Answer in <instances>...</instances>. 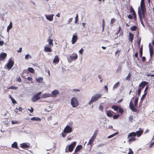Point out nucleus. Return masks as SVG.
Returning a JSON list of instances; mask_svg holds the SVG:
<instances>
[{
    "mask_svg": "<svg viewBox=\"0 0 154 154\" xmlns=\"http://www.w3.org/2000/svg\"><path fill=\"white\" fill-rule=\"evenodd\" d=\"M140 23H141V24L142 25V26L144 28L145 27V26L143 23V19H141V17H140Z\"/></svg>",
    "mask_w": 154,
    "mask_h": 154,
    "instance_id": "79ce46f5",
    "label": "nucleus"
},
{
    "mask_svg": "<svg viewBox=\"0 0 154 154\" xmlns=\"http://www.w3.org/2000/svg\"><path fill=\"white\" fill-rule=\"evenodd\" d=\"M7 56V54L5 53H2L0 54V60H3Z\"/></svg>",
    "mask_w": 154,
    "mask_h": 154,
    "instance_id": "2eb2a0df",
    "label": "nucleus"
},
{
    "mask_svg": "<svg viewBox=\"0 0 154 154\" xmlns=\"http://www.w3.org/2000/svg\"><path fill=\"white\" fill-rule=\"evenodd\" d=\"M132 15H133V18L134 20L136 21L137 20V16L136 14H132Z\"/></svg>",
    "mask_w": 154,
    "mask_h": 154,
    "instance_id": "de8ad7c7",
    "label": "nucleus"
},
{
    "mask_svg": "<svg viewBox=\"0 0 154 154\" xmlns=\"http://www.w3.org/2000/svg\"><path fill=\"white\" fill-rule=\"evenodd\" d=\"M28 109V110H29L30 112L31 113L32 112H33V111H34V109L32 107H31V109Z\"/></svg>",
    "mask_w": 154,
    "mask_h": 154,
    "instance_id": "6e6d98bb",
    "label": "nucleus"
},
{
    "mask_svg": "<svg viewBox=\"0 0 154 154\" xmlns=\"http://www.w3.org/2000/svg\"><path fill=\"white\" fill-rule=\"evenodd\" d=\"M76 144V142L74 141L69 145H67L66 149V152H72Z\"/></svg>",
    "mask_w": 154,
    "mask_h": 154,
    "instance_id": "20e7f679",
    "label": "nucleus"
},
{
    "mask_svg": "<svg viewBox=\"0 0 154 154\" xmlns=\"http://www.w3.org/2000/svg\"><path fill=\"white\" fill-rule=\"evenodd\" d=\"M43 79L42 77H38L36 79V81L39 83H42Z\"/></svg>",
    "mask_w": 154,
    "mask_h": 154,
    "instance_id": "5701e85b",
    "label": "nucleus"
},
{
    "mask_svg": "<svg viewBox=\"0 0 154 154\" xmlns=\"http://www.w3.org/2000/svg\"><path fill=\"white\" fill-rule=\"evenodd\" d=\"M11 101L12 103L14 104L17 103V101L14 98L13 99H12V100H11Z\"/></svg>",
    "mask_w": 154,
    "mask_h": 154,
    "instance_id": "680f3d73",
    "label": "nucleus"
},
{
    "mask_svg": "<svg viewBox=\"0 0 154 154\" xmlns=\"http://www.w3.org/2000/svg\"><path fill=\"white\" fill-rule=\"evenodd\" d=\"M104 90L107 93L108 92V88L107 86L106 85H105L104 86Z\"/></svg>",
    "mask_w": 154,
    "mask_h": 154,
    "instance_id": "5fc2aeb1",
    "label": "nucleus"
},
{
    "mask_svg": "<svg viewBox=\"0 0 154 154\" xmlns=\"http://www.w3.org/2000/svg\"><path fill=\"white\" fill-rule=\"evenodd\" d=\"M138 100V97L136 98L135 99L134 106L135 107H137Z\"/></svg>",
    "mask_w": 154,
    "mask_h": 154,
    "instance_id": "a878e982",
    "label": "nucleus"
},
{
    "mask_svg": "<svg viewBox=\"0 0 154 154\" xmlns=\"http://www.w3.org/2000/svg\"><path fill=\"white\" fill-rule=\"evenodd\" d=\"M128 18L131 19L133 18V17L131 15H129L128 16Z\"/></svg>",
    "mask_w": 154,
    "mask_h": 154,
    "instance_id": "0e129e2a",
    "label": "nucleus"
},
{
    "mask_svg": "<svg viewBox=\"0 0 154 154\" xmlns=\"http://www.w3.org/2000/svg\"><path fill=\"white\" fill-rule=\"evenodd\" d=\"M98 77L99 79H100V82H102L103 79L102 78V76L101 75H99L98 76Z\"/></svg>",
    "mask_w": 154,
    "mask_h": 154,
    "instance_id": "bf43d9fd",
    "label": "nucleus"
},
{
    "mask_svg": "<svg viewBox=\"0 0 154 154\" xmlns=\"http://www.w3.org/2000/svg\"><path fill=\"white\" fill-rule=\"evenodd\" d=\"M82 148V146L81 145H78L76 147V149L77 151L79 152Z\"/></svg>",
    "mask_w": 154,
    "mask_h": 154,
    "instance_id": "7c9ffc66",
    "label": "nucleus"
},
{
    "mask_svg": "<svg viewBox=\"0 0 154 154\" xmlns=\"http://www.w3.org/2000/svg\"><path fill=\"white\" fill-rule=\"evenodd\" d=\"M31 58V56L29 54H27L25 56V58L26 60L28 59L29 58Z\"/></svg>",
    "mask_w": 154,
    "mask_h": 154,
    "instance_id": "49530a36",
    "label": "nucleus"
},
{
    "mask_svg": "<svg viewBox=\"0 0 154 154\" xmlns=\"http://www.w3.org/2000/svg\"><path fill=\"white\" fill-rule=\"evenodd\" d=\"M98 133V130H96L94 132V134L92 137L89 140V142L88 143L87 145H91L93 142L94 139L96 137V136Z\"/></svg>",
    "mask_w": 154,
    "mask_h": 154,
    "instance_id": "423d86ee",
    "label": "nucleus"
},
{
    "mask_svg": "<svg viewBox=\"0 0 154 154\" xmlns=\"http://www.w3.org/2000/svg\"><path fill=\"white\" fill-rule=\"evenodd\" d=\"M44 51L45 52H51L52 51V50L50 48L45 46L44 47Z\"/></svg>",
    "mask_w": 154,
    "mask_h": 154,
    "instance_id": "f3484780",
    "label": "nucleus"
},
{
    "mask_svg": "<svg viewBox=\"0 0 154 154\" xmlns=\"http://www.w3.org/2000/svg\"><path fill=\"white\" fill-rule=\"evenodd\" d=\"M14 63V61L10 59L8 60V62L5 65V66H6L7 68L9 70L13 67Z\"/></svg>",
    "mask_w": 154,
    "mask_h": 154,
    "instance_id": "0eeeda50",
    "label": "nucleus"
},
{
    "mask_svg": "<svg viewBox=\"0 0 154 154\" xmlns=\"http://www.w3.org/2000/svg\"><path fill=\"white\" fill-rule=\"evenodd\" d=\"M105 26V22L104 19L102 20V27H103V31L104 30V27Z\"/></svg>",
    "mask_w": 154,
    "mask_h": 154,
    "instance_id": "8fccbe9b",
    "label": "nucleus"
},
{
    "mask_svg": "<svg viewBox=\"0 0 154 154\" xmlns=\"http://www.w3.org/2000/svg\"><path fill=\"white\" fill-rule=\"evenodd\" d=\"M102 95L101 94H96L92 96L91 97V99L93 100L94 102L98 100L99 98H100Z\"/></svg>",
    "mask_w": 154,
    "mask_h": 154,
    "instance_id": "6e6552de",
    "label": "nucleus"
},
{
    "mask_svg": "<svg viewBox=\"0 0 154 154\" xmlns=\"http://www.w3.org/2000/svg\"><path fill=\"white\" fill-rule=\"evenodd\" d=\"M28 71L32 73H33L35 72L34 69L32 67H29L27 69Z\"/></svg>",
    "mask_w": 154,
    "mask_h": 154,
    "instance_id": "c85d7f7f",
    "label": "nucleus"
},
{
    "mask_svg": "<svg viewBox=\"0 0 154 154\" xmlns=\"http://www.w3.org/2000/svg\"><path fill=\"white\" fill-rule=\"evenodd\" d=\"M122 66L120 65L119 66L117 70V71H120L122 69Z\"/></svg>",
    "mask_w": 154,
    "mask_h": 154,
    "instance_id": "13d9d810",
    "label": "nucleus"
},
{
    "mask_svg": "<svg viewBox=\"0 0 154 154\" xmlns=\"http://www.w3.org/2000/svg\"><path fill=\"white\" fill-rule=\"evenodd\" d=\"M139 129L138 131H137L136 132H132L130 133L129 134V137L131 136H134L136 137L137 136L138 137H140L141 135L142 134L143 130H142L140 128H139Z\"/></svg>",
    "mask_w": 154,
    "mask_h": 154,
    "instance_id": "7ed1b4c3",
    "label": "nucleus"
},
{
    "mask_svg": "<svg viewBox=\"0 0 154 154\" xmlns=\"http://www.w3.org/2000/svg\"><path fill=\"white\" fill-rule=\"evenodd\" d=\"M59 62V59L58 57V56L57 55H56L55 56V58H54L53 60V62L54 63H57Z\"/></svg>",
    "mask_w": 154,
    "mask_h": 154,
    "instance_id": "412c9836",
    "label": "nucleus"
},
{
    "mask_svg": "<svg viewBox=\"0 0 154 154\" xmlns=\"http://www.w3.org/2000/svg\"><path fill=\"white\" fill-rule=\"evenodd\" d=\"M117 112L120 113L121 115H122L123 113L124 110L119 106L118 109V111Z\"/></svg>",
    "mask_w": 154,
    "mask_h": 154,
    "instance_id": "bb28decb",
    "label": "nucleus"
},
{
    "mask_svg": "<svg viewBox=\"0 0 154 154\" xmlns=\"http://www.w3.org/2000/svg\"><path fill=\"white\" fill-rule=\"evenodd\" d=\"M69 57L71 60H75L77 58L78 56L77 54H76L74 56L70 55V56Z\"/></svg>",
    "mask_w": 154,
    "mask_h": 154,
    "instance_id": "c756f323",
    "label": "nucleus"
},
{
    "mask_svg": "<svg viewBox=\"0 0 154 154\" xmlns=\"http://www.w3.org/2000/svg\"><path fill=\"white\" fill-rule=\"evenodd\" d=\"M119 82H118L117 83H116L113 86V89H114L115 88H116L119 86Z\"/></svg>",
    "mask_w": 154,
    "mask_h": 154,
    "instance_id": "f704fd0d",
    "label": "nucleus"
},
{
    "mask_svg": "<svg viewBox=\"0 0 154 154\" xmlns=\"http://www.w3.org/2000/svg\"><path fill=\"white\" fill-rule=\"evenodd\" d=\"M8 88L9 89H12L16 90L18 88L14 86H11V87H9Z\"/></svg>",
    "mask_w": 154,
    "mask_h": 154,
    "instance_id": "4c0bfd02",
    "label": "nucleus"
},
{
    "mask_svg": "<svg viewBox=\"0 0 154 154\" xmlns=\"http://www.w3.org/2000/svg\"><path fill=\"white\" fill-rule=\"evenodd\" d=\"M99 108V109L101 111H102L103 110V106L102 105H100Z\"/></svg>",
    "mask_w": 154,
    "mask_h": 154,
    "instance_id": "864d4df0",
    "label": "nucleus"
},
{
    "mask_svg": "<svg viewBox=\"0 0 154 154\" xmlns=\"http://www.w3.org/2000/svg\"><path fill=\"white\" fill-rule=\"evenodd\" d=\"M148 85V82L146 81H143L141 82L139 85V86L140 88L143 89L145 86Z\"/></svg>",
    "mask_w": 154,
    "mask_h": 154,
    "instance_id": "f8f14e48",
    "label": "nucleus"
},
{
    "mask_svg": "<svg viewBox=\"0 0 154 154\" xmlns=\"http://www.w3.org/2000/svg\"><path fill=\"white\" fill-rule=\"evenodd\" d=\"M12 27V25L11 22L10 23L9 25L8 26L7 28L8 29H11Z\"/></svg>",
    "mask_w": 154,
    "mask_h": 154,
    "instance_id": "a18cd8bd",
    "label": "nucleus"
},
{
    "mask_svg": "<svg viewBox=\"0 0 154 154\" xmlns=\"http://www.w3.org/2000/svg\"><path fill=\"white\" fill-rule=\"evenodd\" d=\"M142 2L140 4V7H139L138 10V13L139 17L140 19V17H141V19H145V15L146 13V9L144 2L143 5L141 4Z\"/></svg>",
    "mask_w": 154,
    "mask_h": 154,
    "instance_id": "f257e3e1",
    "label": "nucleus"
},
{
    "mask_svg": "<svg viewBox=\"0 0 154 154\" xmlns=\"http://www.w3.org/2000/svg\"><path fill=\"white\" fill-rule=\"evenodd\" d=\"M72 131L71 127L69 125H66L62 133V135L63 137H65L68 133H69Z\"/></svg>",
    "mask_w": 154,
    "mask_h": 154,
    "instance_id": "f03ea898",
    "label": "nucleus"
},
{
    "mask_svg": "<svg viewBox=\"0 0 154 154\" xmlns=\"http://www.w3.org/2000/svg\"><path fill=\"white\" fill-rule=\"evenodd\" d=\"M45 16L47 20L50 21H51L53 20V17L54 15L53 14H51L49 15L45 14Z\"/></svg>",
    "mask_w": 154,
    "mask_h": 154,
    "instance_id": "9b49d317",
    "label": "nucleus"
},
{
    "mask_svg": "<svg viewBox=\"0 0 154 154\" xmlns=\"http://www.w3.org/2000/svg\"><path fill=\"white\" fill-rule=\"evenodd\" d=\"M135 136H130L129 137L128 135V142L130 144L132 141H134L136 140V138L135 137Z\"/></svg>",
    "mask_w": 154,
    "mask_h": 154,
    "instance_id": "9d476101",
    "label": "nucleus"
},
{
    "mask_svg": "<svg viewBox=\"0 0 154 154\" xmlns=\"http://www.w3.org/2000/svg\"><path fill=\"white\" fill-rule=\"evenodd\" d=\"M20 146L22 148H28L29 145L26 144V143H23L20 144Z\"/></svg>",
    "mask_w": 154,
    "mask_h": 154,
    "instance_id": "6ab92c4d",
    "label": "nucleus"
},
{
    "mask_svg": "<svg viewBox=\"0 0 154 154\" xmlns=\"http://www.w3.org/2000/svg\"><path fill=\"white\" fill-rule=\"evenodd\" d=\"M131 30L132 31H135L137 29V27L136 26H131L130 28Z\"/></svg>",
    "mask_w": 154,
    "mask_h": 154,
    "instance_id": "c9c22d12",
    "label": "nucleus"
},
{
    "mask_svg": "<svg viewBox=\"0 0 154 154\" xmlns=\"http://www.w3.org/2000/svg\"><path fill=\"white\" fill-rule=\"evenodd\" d=\"M149 49V52H154L153 49L152 47L150 48Z\"/></svg>",
    "mask_w": 154,
    "mask_h": 154,
    "instance_id": "e2e57ef3",
    "label": "nucleus"
},
{
    "mask_svg": "<svg viewBox=\"0 0 154 154\" xmlns=\"http://www.w3.org/2000/svg\"><path fill=\"white\" fill-rule=\"evenodd\" d=\"M84 49L83 48H82L79 51V52L80 54H82L83 52Z\"/></svg>",
    "mask_w": 154,
    "mask_h": 154,
    "instance_id": "4d7b16f0",
    "label": "nucleus"
},
{
    "mask_svg": "<svg viewBox=\"0 0 154 154\" xmlns=\"http://www.w3.org/2000/svg\"><path fill=\"white\" fill-rule=\"evenodd\" d=\"M78 22V14H76L75 17V23H77Z\"/></svg>",
    "mask_w": 154,
    "mask_h": 154,
    "instance_id": "58836bf2",
    "label": "nucleus"
},
{
    "mask_svg": "<svg viewBox=\"0 0 154 154\" xmlns=\"http://www.w3.org/2000/svg\"><path fill=\"white\" fill-rule=\"evenodd\" d=\"M19 123V122L15 121H12L11 123L12 124H18Z\"/></svg>",
    "mask_w": 154,
    "mask_h": 154,
    "instance_id": "603ef678",
    "label": "nucleus"
},
{
    "mask_svg": "<svg viewBox=\"0 0 154 154\" xmlns=\"http://www.w3.org/2000/svg\"><path fill=\"white\" fill-rule=\"evenodd\" d=\"M119 114H117V115H114L113 116V118L114 119H117L118 117H119Z\"/></svg>",
    "mask_w": 154,
    "mask_h": 154,
    "instance_id": "c03bdc74",
    "label": "nucleus"
},
{
    "mask_svg": "<svg viewBox=\"0 0 154 154\" xmlns=\"http://www.w3.org/2000/svg\"><path fill=\"white\" fill-rule=\"evenodd\" d=\"M48 41L49 42V44L50 45V47H51L53 45L52 39H49L48 40Z\"/></svg>",
    "mask_w": 154,
    "mask_h": 154,
    "instance_id": "473e14b6",
    "label": "nucleus"
},
{
    "mask_svg": "<svg viewBox=\"0 0 154 154\" xmlns=\"http://www.w3.org/2000/svg\"><path fill=\"white\" fill-rule=\"evenodd\" d=\"M40 98V97L39 96H38L36 95H33L31 98V101L33 102H35Z\"/></svg>",
    "mask_w": 154,
    "mask_h": 154,
    "instance_id": "ddd939ff",
    "label": "nucleus"
},
{
    "mask_svg": "<svg viewBox=\"0 0 154 154\" xmlns=\"http://www.w3.org/2000/svg\"><path fill=\"white\" fill-rule=\"evenodd\" d=\"M49 97H51L50 94L45 93L44 94H42V98H46Z\"/></svg>",
    "mask_w": 154,
    "mask_h": 154,
    "instance_id": "a211bd4d",
    "label": "nucleus"
},
{
    "mask_svg": "<svg viewBox=\"0 0 154 154\" xmlns=\"http://www.w3.org/2000/svg\"><path fill=\"white\" fill-rule=\"evenodd\" d=\"M154 145V141L150 143L149 145V148H151Z\"/></svg>",
    "mask_w": 154,
    "mask_h": 154,
    "instance_id": "774afa93",
    "label": "nucleus"
},
{
    "mask_svg": "<svg viewBox=\"0 0 154 154\" xmlns=\"http://www.w3.org/2000/svg\"><path fill=\"white\" fill-rule=\"evenodd\" d=\"M31 120L32 121H40L41 119L38 117H33L31 118Z\"/></svg>",
    "mask_w": 154,
    "mask_h": 154,
    "instance_id": "393cba45",
    "label": "nucleus"
},
{
    "mask_svg": "<svg viewBox=\"0 0 154 154\" xmlns=\"http://www.w3.org/2000/svg\"><path fill=\"white\" fill-rule=\"evenodd\" d=\"M131 76V74L130 73H129V74H128V75L126 77V80H129Z\"/></svg>",
    "mask_w": 154,
    "mask_h": 154,
    "instance_id": "37998d69",
    "label": "nucleus"
},
{
    "mask_svg": "<svg viewBox=\"0 0 154 154\" xmlns=\"http://www.w3.org/2000/svg\"><path fill=\"white\" fill-rule=\"evenodd\" d=\"M133 119V116H130L129 118V120L131 122H132Z\"/></svg>",
    "mask_w": 154,
    "mask_h": 154,
    "instance_id": "3c124183",
    "label": "nucleus"
},
{
    "mask_svg": "<svg viewBox=\"0 0 154 154\" xmlns=\"http://www.w3.org/2000/svg\"><path fill=\"white\" fill-rule=\"evenodd\" d=\"M134 106V105L133 104L132 102L131 101L130 102V104H129V107H131L132 106Z\"/></svg>",
    "mask_w": 154,
    "mask_h": 154,
    "instance_id": "338daca9",
    "label": "nucleus"
},
{
    "mask_svg": "<svg viewBox=\"0 0 154 154\" xmlns=\"http://www.w3.org/2000/svg\"><path fill=\"white\" fill-rule=\"evenodd\" d=\"M146 94V92H145L144 94L142 95L141 98V100L143 101L145 97Z\"/></svg>",
    "mask_w": 154,
    "mask_h": 154,
    "instance_id": "ea45409f",
    "label": "nucleus"
},
{
    "mask_svg": "<svg viewBox=\"0 0 154 154\" xmlns=\"http://www.w3.org/2000/svg\"><path fill=\"white\" fill-rule=\"evenodd\" d=\"M121 29V27L120 26H119V29H118V30L117 31V32L115 34L116 35L117 37H115V39H116V38H117L118 37V34L119 33V32H120V31Z\"/></svg>",
    "mask_w": 154,
    "mask_h": 154,
    "instance_id": "e433bc0d",
    "label": "nucleus"
},
{
    "mask_svg": "<svg viewBox=\"0 0 154 154\" xmlns=\"http://www.w3.org/2000/svg\"><path fill=\"white\" fill-rule=\"evenodd\" d=\"M4 44V42L3 41H0V45L2 46Z\"/></svg>",
    "mask_w": 154,
    "mask_h": 154,
    "instance_id": "69168bd1",
    "label": "nucleus"
},
{
    "mask_svg": "<svg viewBox=\"0 0 154 154\" xmlns=\"http://www.w3.org/2000/svg\"><path fill=\"white\" fill-rule=\"evenodd\" d=\"M128 39L130 42H132L134 38V35L133 33H129Z\"/></svg>",
    "mask_w": 154,
    "mask_h": 154,
    "instance_id": "dca6fc26",
    "label": "nucleus"
},
{
    "mask_svg": "<svg viewBox=\"0 0 154 154\" xmlns=\"http://www.w3.org/2000/svg\"><path fill=\"white\" fill-rule=\"evenodd\" d=\"M119 106L116 105H113L112 106V108L114 110V111L117 112Z\"/></svg>",
    "mask_w": 154,
    "mask_h": 154,
    "instance_id": "2f4dec72",
    "label": "nucleus"
},
{
    "mask_svg": "<svg viewBox=\"0 0 154 154\" xmlns=\"http://www.w3.org/2000/svg\"><path fill=\"white\" fill-rule=\"evenodd\" d=\"M112 112L114 113L111 110H108L106 113L107 116L109 117H111L113 115Z\"/></svg>",
    "mask_w": 154,
    "mask_h": 154,
    "instance_id": "4be33fe9",
    "label": "nucleus"
},
{
    "mask_svg": "<svg viewBox=\"0 0 154 154\" xmlns=\"http://www.w3.org/2000/svg\"><path fill=\"white\" fill-rule=\"evenodd\" d=\"M115 20L114 18H113L111 19V22H110V24L111 25H113L114 23V22L115 21Z\"/></svg>",
    "mask_w": 154,
    "mask_h": 154,
    "instance_id": "09e8293b",
    "label": "nucleus"
},
{
    "mask_svg": "<svg viewBox=\"0 0 154 154\" xmlns=\"http://www.w3.org/2000/svg\"><path fill=\"white\" fill-rule=\"evenodd\" d=\"M71 104L73 107H77L79 105V103L77 99L75 97L72 98L71 100Z\"/></svg>",
    "mask_w": 154,
    "mask_h": 154,
    "instance_id": "39448f33",
    "label": "nucleus"
},
{
    "mask_svg": "<svg viewBox=\"0 0 154 154\" xmlns=\"http://www.w3.org/2000/svg\"><path fill=\"white\" fill-rule=\"evenodd\" d=\"M59 94V92L57 90H54L51 92V94H50L51 97H56L57 95Z\"/></svg>",
    "mask_w": 154,
    "mask_h": 154,
    "instance_id": "1a4fd4ad",
    "label": "nucleus"
},
{
    "mask_svg": "<svg viewBox=\"0 0 154 154\" xmlns=\"http://www.w3.org/2000/svg\"><path fill=\"white\" fill-rule=\"evenodd\" d=\"M130 109L133 112H137V109L136 108L134 105L130 107Z\"/></svg>",
    "mask_w": 154,
    "mask_h": 154,
    "instance_id": "b1692460",
    "label": "nucleus"
},
{
    "mask_svg": "<svg viewBox=\"0 0 154 154\" xmlns=\"http://www.w3.org/2000/svg\"><path fill=\"white\" fill-rule=\"evenodd\" d=\"M130 12L132 13V14H136L134 10V9L132 7H131L130 8Z\"/></svg>",
    "mask_w": 154,
    "mask_h": 154,
    "instance_id": "a19ab883",
    "label": "nucleus"
},
{
    "mask_svg": "<svg viewBox=\"0 0 154 154\" xmlns=\"http://www.w3.org/2000/svg\"><path fill=\"white\" fill-rule=\"evenodd\" d=\"M142 90V89H140V88H139L138 89V94L139 96L140 95V93H141V91Z\"/></svg>",
    "mask_w": 154,
    "mask_h": 154,
    "instance_id": "052dcab7",
    "label": "nucleus"
},
{
    "mask_svg": "<svg viewBox=\"0 0 154 154\" xmlns=\"http://www.w3.org/2000/svg\"><path fill=\"white\" fill-rule=\"evenodd\" d=\"M11 147L12 148H15V149H18L17 146V143L16 142H14L11 145Z\"/></svg>",
    "mask_w": 154,
    "mask_h": 154,
    "instance_id": "aec40b11",
    "label": "nucleus"
},
{
    "mask_svg": "<svg viewBox=\"0 0 154 154\" xmlns=\"http://www.w3.org/2000/svg\"><path fill=\"white\" fill-rule=\"evenodd\" d=\"M119 133V132H116L112 134H111V135H109V136H108L107 137V138L109 139L112 138V137H114V136H116V135L118 134Z\"/></svg>",
    "mask_w": 154,
    "mask_h": 154,
    "instance_id": "cd10ccee",
    "label": "nucleus"
},
{
    "mask_svg": "<svg viewBox=\"0 0 154 154\" xmlns=\"http://www.w3.org/2000/svg\"><path fill=\"white\" fill-rule=\"evenodd\" d=\"M78 39L77 36L76 35H74L73 36L72 40V43L73 44H75L76 42Z\"/></svg>",
    "mask_w": 154,
    "mask_h": 154,
    "instance_id": "4468645a",
    "label": "nucleus"
},
{
    "mask_svg": "<svg viewBox=\"0 0 154 154\" xmlns=\"http://www.w3.org/2000/svg\"><path fill=\"white\" fill-rule=\"evenodd\" d=\"M140 57H142L143 55V47L141 46L140 49Z\"/></svg>",
    "mask_w": 154,
    "mask_h": 154,
    "instance_id": "72a5a7b5",
    "label": "nucleus"
}]
</instances>
